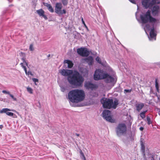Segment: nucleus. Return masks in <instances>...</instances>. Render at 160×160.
<instances>
[{
  "label": "nucleus",
  "instance_id": "5",
  "mask_svg": "<svg viewBox=\"0 0 160 160\" xmlns=\"http://www.w3.org/2000/svg\"><path fill=\"white\" fill-rule=\"evenodd\" d=\"M127 128L126 124L124 123H120L116 128L115 130L117 135L119 137L125 134L127 132Z\"/></svg>",
  "mask_w": 160,
  "mask_h": 160
},
{
  "label": "nucleus",
  "instance_id": "4",
  "mask_svg": "<svg viewBox=\"0 0 160 160\" xmlns=\"http://www.w3.org/2000/svg\"><path fill=\"white\" fill-rule=\"evenodd\" d=\"M101 102L104 108L108 109L112 108L115 109L118 104V101L117 99H115L113 102L112 99L104 98L101 100Z\"/></svg>",
  "mask_w": 160,
  "mask_h": 160
},
{
  "label": "nucleus",
  "instance_id": "20",
  "mask_svg": "<svg viewBox=\"0 0 160 160\" xmlns=\"http://www.w3.org/2000/svg\"><path fill=\"white\" fill-rule=\"evenodd\" d=\"M156 34L154 32V29L153 28L151 29L150 32V36L152 38H153L156 37Z\"/></svg>",
  "mask_w": 160,
  "mask_h": 160
},
{
  "label": "nucleus",
  "instance_id": "15",
  "mask_svg": "<svg viewBox=\"0 0 160 160\" xmlns=\"http://www.w3.org/2000/svg\"><path fill=\"white\" fill-rule=\"evenodd\" d=\"M85 61L87 62L89 65H92L93 59L92 56H89L87 58L84 59Z\"/></svg>",
  "mask_w": 160,
  "mask_h": 160
},
{
  "label": "nucleus",
  "instance_id": "36",
  "mask_svg": "<svg viewBox=\"0 0 160 160\" xmlns=\"http://www.w3.org/2000/svg\"><path fill=\"white\" fill-rule=\"evenodd\" d=\"M32 80L34 82H38V79L35 78H32Z\"/></svg>",
  "mask_w": 160,
  "mask_h": 160
},
{
  "label": "nucleus",
  "instance_id": "21",
  "mask_svg": "<svg viewBox=\"0 0 160 160\" xmlns=\"http://www.w3.org/2000/svg\"><path fill=\"white\" fill-rule=\"evenodd\" d=\"M25 73L26 75H28V76H29V75H30L31 76H33V74H32L31 72V71H29L28 72H27V68H25V70H24Z\"/></svg>",
  "mask_w": 160,
  "mask_h": 160
},
{
  "label": "nucleus",
  "instance_id": "45",
  "mask_svg": "<svg viewBox=\"0 0 160 160\" xmlns=\"http://www.w3.org/2000/svg\"><path fill=\"white\" fill-rule=\"evenodd\" d=\"M50 56V54H49L48 55V57H49Z\"/></svg>",
  "mask_w": 160,
  "mask_h": 160
},
{
  "label": "nucleus",
  "instance_id": "46",
  "mask_svg": "<svg viewBox=\"0 0 160 160\" xmlns=\"http://www.w3.org/2000/svg\"><path fill=\"white\" fill-rule=\"evenodd\" d=\"M144 151H145V149H144Z\"/></svg>",
  "mask_w": 160,
  "mask_h": 160
},
{
  "label": "nucleus",
  "instance_id": "10",
  "mask_svg": "<svg viewBox=\"0 0 160 160\" xmlns=\"http://www.w3.org/2000/svg\"><path fill=\"white\" fill-rule=\"evenodd\" d=\"M77 52L78 54L82 57H87L89 54V52L88 50L83 48L77 49Z\"/></svg>",
  "mask_w": 160,
  "mask_h": 160
},
{
  "label": "nucleus",
  "instance_id": "12",
  "mask_svg": "<svg viewBox=\"0 0 160 160\" xmlns=\"http://www.w3.org/2000/svg\"><path fill=\"white\" fill-rule=\"evenodd\" d=\"M151 11L153 16H158L160 11V8L158 5L154 6Z\"/></svg>",
  "mask_w": 160,
  "mask_h": 160
},
{
  "label": "nucleus",
  "instance_id": "7",
  "mask_svg": "<svg viewBox=\"0 0 160 160\" xmlns=\"http://www.w3.org/2000/svg\"><path fill=\"white\" fill-rule=\"evenodd\" d=\"M102 116L104 118L108 121L111 122H115V120L112 118L111 112L109 110H105L102 112Z\"/></svg>",
  "mask_w": 160,
  "mask_h": 160
},
{
  "label": "nucleus",
  "instance_id": "6",
  "mask_svg": "<svg viewBox=\"0 0 160 160\" xmlns=\"http://www.w3.org/2000/svg\"><path fill=\"white\" fill-rule=\"evenodd\" d=\"M108 76V74L105 73L102 70L98 69L95 72L94 78L95 80L103 79L106 78Z\"/></svg>",
  "mask_w": 160,
  "mask_h": 160
},
{
  "label": "nucleus",
  "instance_id": "30",
  "mask_svg": "<svg viewBox=\"0 0 160 160\" xmlns=\"http://www.w3.org/2000/svg\"><path fill=\"white\" fill-rule=\"evenodd\" d=\"M150 27V25L149 24H146L144 27L145 28H146L147 30H149Z\"/></svg>",
  "mask_w": 160,
  "mask_h": 160
},
{
  "label": "nucleus",
  "instance_id": "18",
  "mask_svg": "<svg viewBox=\"0 0 160 160\" xmlns=\"http://www.w3.org/2000/svg\"><path fill=\"white\" fill-rule=\"evenodd\" d=\"M64 62L65 63H67L68 64V68H71L72 67L73 65V64L70 60H66L64 61Z\"/></svg>",
  "mask_w": 160,
  "mask_h": 160
},
{
  "label": "nucleus",
  "instance_id": "39",
  "mask_svg": "<svg viewBox=\"0 0 160 160\" xmlns=\"http://www.w3.org/2000/svg\"><path fill=\"white\" fill-rule=\"evenodd\" d=\"M129 1L133 3H135L136 2L134 0H129Z\"/></svg>",
  "mask_w": 160,
  "mask_h": 160
},
{
  "label": "nucleus",
  "instance_id": "37",
  "mask_svg": "<svg viewBox=\"0 0 160 160\" xmlns=\"http://www.w3.org/2000/svg\"><path fill=\"white\" fill-rule=\"evenodd\" d=\"M61 90L62 92H64L65 90V88L64 87L61 88Z\"/></svg>",
  "mask_w": 160,
  "mask_h": 160
},
{
  "label": "nucleus",
  "instance_id": "2",
  "mask_svg": "<svg viewBox=\"0 0 160 160\" xmlns=\"http://www.w3.org/2000/svg\"><path fill=\"white\" fill-rule=\"evenodd\" d=\"M85 96V93L83 90L75 89L71 90L68 92V98L72 102L78 103L84 100Z\"/></svg>",
  "mask_w": 160,
  "mask_h": 160
},
{
  "label": "nucleus",
  "instance_id": "34",
  "mask_svg": "<svg viewBox=\"0 0 160 160\" xmlns=\"http://www.w3.org/2000/svg\"><path fill=\"white\" fill-rule=\"evenodd\" d=\"M20 64L21 65V66L23 68L24 70H25V68H27L26 67L24 66L23 63H21Z\"/></svg>",
  "mask_w": 160,
  "mask_h": 160
},
{
  "label": "nucleus",
  "instance_id": "16",
  "mask_svg": "<svg viewBox=\"0 0 160 160\" xmlns=\"http://www.w3.org/2000/svg\"><path fill=\"white\" fill-rule=\"evenodd\" d=\"M43 4L44 6H46L48 8V9L50 12H54V9L50 4L45 2H43Z\"/></svg>",
  "mask_w": 160,
  "mask_h": 160
},
{
  "label": "nucleus",
  "instance_id": "23",
  "mask_svg": "<svg viewBox=\"0 0 160 160\" xmlns=\"http://www.w3.org/2000/svg\"><path fill=\"white\" fill-rule=\"evenodd\" d=\"M81 20H82V23H83V24L84 25L85 27V28L87 29V30L88 31H89V29H88V27L87 26V25H86L84 20H83V18L82 17H81Z\"/></svg>",
  "mask_w": 160,
  "mask_h": 160
},
{
  "label": "nucleus",
  "instance_id": "40",
  "mask_svg": "<svg viewBox=\"0 0 160 160\" xmlns=\"http://www.w3.org/2000/svg\"><path fill=\"white\" fill-rule=\"evenodd\" d=\"M139 129L141 131H142L143 130L144 128L142 127H140L139 128Z\"/></svg>",
  "mask_w": 160,
  "mask_h": 160
},
{
  "label": "nucleus",
  "instance_id": "32",
  "mask_svg": "<svg viewBox=\"0 0 160 160\" xmlns=\"http://www.w3.org/2000/svg\"><path fill=\"white\" fill-rule=\"evenodd\" d=\"M29 49L31 51H32L33 50L34 48H33V45L32 44H31L30 45L29 47Z\"/></svg>",
  "mask_w": 160,
  "mask_h": 160
},
{
  "label": "nucleus",
  "instance_id": "17",
  "mask_svg": "<svg viewBox=\"0 0 160 160\" xmlns=\"http://www.w3.org/2000/svg\"><path fill=\"white\" fill-rule=\"evenodd\" d=\"M135 106L137 110L139 112L144 106V104L143 103H137Z\"/></svg>",
  "mask_w": 160,
  "mask_h": 160
},
{
  "label": "nucleus",
  "instance_id": "9",
  "mask_svg": "<svg viewBox=\"0 0 160 160\" xmlns=\"http://www.w3.org/2000/svg\"><path fill=\"white\" fill-rule=\"evenodd\" d=\"M156 0H142V5L146 8L152 7L153 5L155 4ZM157 4H159V2H157Z\"/></svg>",
  "mask_w": 160,
  "mask_h": 160
},
{
  "label": "nucleus",
  "instance_id": "22",
  "mask_svg": "<svg viewBox=\"0 0 160 160\" xmlns=\"http://www.w3.org/2000/svg\"><path fill=\"white\" fill-rule=\"evenodd\" d=\"M147 111V110H146L145 111L142 112L140 113V117L142 118L143 119L144 118H145V114Z\"/></svg>",
  "mask_w": 160,
  "mask_h": 160
},
{
  "label": "nucleus",
  "instance_id": "8",
  "mask_svg": "<svg viewBox=\"0 0 160 160\" xmlns=\"http://www.w3.org/2000/svg\"><path fill=\"white\" fill-rule=\"evenodd\" d=\"M62 8V5L60 3H57L56 4L55 8V12L56 13L59 15L66 14V10L63 9L61 10Z\"/></svg>",
  "mask_w": 160,
  "mask_h": 160
},
{
  "label": "nucleus",
  "instance_id": "19",
  "mask_svg": "<svg viewBox=\"0 0 160 160\" xmlns=\"http://www.w3.org/2000/svg\"><path fill=\"white\" fill-rule=\"evenodd\" d=\"M106 78V82L107 83L113 82L114 81V78L113 77L108 74V76Z\"/></svg>",
  "mask_w": 160,
  "mask_h": 160
},
{
  "label": "nucleus",
  "instance_id": "27",
  "mask_svg": "<svg viewBox=\"0 0 160 160\" xmlns=\"http://www.w3.org/2000/svg\"><path fill=\"white\" fill-rule=\"evenodd\" d=\"M96 60L97 62L100 64L101 63V61L100 58L99 57H97L96 58Z\"/></svg>",
  "mask_w": 160,
  "mask_h": 160
},
{
  "label": "nucleus",
  "instance_id": "25",
  "mask_svg": "<svg viewBox=\"0 0 160 160\" xmlns=\"http://www.w3.org/2000/svg\"><path fill=\"white\" fill-rule=\"evenodd\" d=\"M62 2L64 6L67 5L68 2V0H62Z\"/></svg>",
  "mask_w": 160,
  "mask_h": 160
},
{
  "label": "nucleus",
  "instance_id": "48",
  "mask_svg": "<svg viewBox=\"0 0 160 160\" xmlns=\"http://www.w3.org/2000/svg\"><path fill=\"white\" fill-rule=\"evenodd\" d=\"M136 160L135 159V160Z\"/></svg>",
  "mask_w": 160,
  "mask_h": 160
},
{
  "label": "nucleus",
  "instance_id": "11",
  "mask_svg": "<svg viewBox=\"0 0 160 160\" xmlns=\"http://www.w3.org/2000/svg\"><path fill=\"white\" fill-rule=\"evenodd\" d=\"M84 86L87 89L91 90L96 89L98 87L97 85L93 84L89 82H86L84 84Z\"/></svg>",
  "mask_w": 160,
  "mask_h": 160
},
{
  "label": "nucleus",
  "instance_id": "28",
  "mask_svg": "<svg viewBox=\"0 0 160 160\" xmlns=\"http://www.w3.org/2000/svg\"><path fill=\"white\" fill-rule=\"evenodd\" d=\"M132 91V89H124V93H126L127 92H131Z\"/></svg>",
  "mask_w": 160,
  "mask_h": 160
},
{
  "label": "nucleus",
  "instance_id": "3",
  "mask_svg": "<svg viewBox=\"0 0 160 160\" xmlns=\"http://www.w3.org/2000/svg\"><path fill=\"white\" fill-rule=\"evenodd\" d=\"M140 18L143 24L148 23L154 24L156 23L157 19L153 17L151 15V11L148 10L146 12L142 13L140 16Z\"/></svg>",
  "mask_w": 160,
  "mask_h": 160
},
{
  "label": "nucleus",
  "instance_id": "24",
  "mask_svg": "<svg viewBox=\"0 0 160 160\" xmlns=\"http://www.w3.org/2000/svg\"><path fill=\"white\" fill-rule=\"evenodd\" d=\"M155 87L157 91H159V86L158 82H157V79H156L155 80Z\"/></svg>",
  "mask_w": 160,
  "mask_h": 160
},
{
  "label": "nucleus",
  "instance_id": "1",
  "mask_svg": "<svg viewBox=\"0 0 160 160\" xmlns=\"http://www.w3.org/2000/svg\"><path fill=\"white\" fill-rule=\"evenodd\" d=\"M59 72L63 76H68V80L69 83L75 87L82 86L84 79L79 73L77 71L63 69L59 71Z\"/></svg>",
  "mask_w": 160,
  "mask_h": 160
},
{
  "label": "nucleus",
  "instance_id": "38",
  "mask_svg": "<svg viewBox=\"0 0 160 160\" xmlns=\"http://www.w3.org/2000/svg\"><path fill=\"white\" fill-rule=\"evenodd\" d=\"M80 153L81 154L82 156L83 157V158H84V157H85L82 150H81V151H80Z\"/></svg>",
  "mask_w": 160,
  "mask_h": 160
},
{
  "label": "nucleus",
  "instance_id": "43",
  "mask_svg": "<svg viewBox=\"0 0 160 160\" xmlns=\"http://www.w3.org/2000/svg\"><path fill=\"white\" fill-rule=\"evenodd\" d=\"M159 67L160 68V62L158 63Z\"/></svg>",
  "mask_w": 160,
  "mask_h": 160
},
{
  "label": "nucleus",
  "instance_id": "26",
  "mask_svg": "<svg viewBox=\"0 0 160 160\" xmlns=\"http://www.w3.org/2000/svg\"><path fill=\"white\" fill-rule=\"evenodd\" d=\"M27 91L31 94H32L33 93V90L32 88L30 87H28L27 88Z\"/></svg>",
  "mask_w": 160,
  "mask_h": 160
},
{
  "label": "nucleus",
  "instance_id": "29",
  "mask_svg": "<svg viewBox=\"0 0 160 160\" xmlns=\"http://www.w3.org/2000/svg\"><path fill=\"white\" fill-rule=\"evenodd\" d=\"M22 60L23 61V62L25 63V64L28 66V63L27 62H26L25 60V59L24 58H22Z\"/></svg>",
  "mask_w": 160,
  "mask_h": 160
},
{
  "label": "nucleus",
  "instance_id": "31",
  "mask_svg": "<svg viewBox=\"0 0 160 160\" xmlns=\"http://www.w3.org/2000/svg\"><path fill=\"white\" fill-rule=\"evenodd\" d=\"M147 120L148 121V125L150 124L151 123V119L150 118L148 117L147 118Z\"/></svg>",
  "mask_w": 160,
  "mask_h": 160
},
{
  "label": "nucleus",
  "instance_id": "13",
  "mask_svg": "<svg viewBox=\"0 0 160 160\" xmlns=\"http://www.w3.org/2000/svg\"><path fill=\"white\" fill-rule=\"evenodd\" d=\"M36 12L38 13V14L39 15V16H42L43 17V18L47 20L48 19V18L47 16L44 15L45 12L44 10L42 9H41L38 10H37Z\"/></svg>",
  "mask_w": 160,
  "mask_h": 160
},
{
  "label": "nucleus",
  "instance_id": "41",
  "mask_svg": "<svg viewBox=\"0 0 160 160\" xmlns=\"http://www.w3.org/2000/svg\"><path fill=\"white\" fill-rule=\"evenodd\" d=\"M3 128V126L2 125H0V128L2 129Z\"/></svg>",
  "mask_w": 160,
  "mask_h": 160
},
{
  "label": "nucleus",
  "instance_id": "42",
  "mask_svg": "<svg viewBox=\"0 0 160 160\" xmlns=\"http://www.w3.org/2000/svg\"><path fill=\"white\" fill-rule=\"evenodd\" d=\"M76 135L78 137H79V134L76 133Z\"/></svg>",
  "mask_w": 160,
  "mask_h": 160
},
{
  "label": "nucleus",
  "instance_id": "14",
  "mask_svg": "<svg viewBox=\"0 0 160 160\" xmlns=\"http://www.w3.org/2000/svg\"><path fill=\"white\" fill-rule=\"evenodd\" d=\"M11 110L8 108H3L0 112L1 113H6V114L9 116H12L14 113L12 112H8V111H10Z\"/></svg>",
  "mask_w": 160,
  "mask_h": 160
},
{
  "label": "nucleus",
  "instance_id": "35",
  "mask_svg": "<svg viewBox=\"0 0 160 160\" xmlns=\"http://www.w3.org/2000/svg\"><path fill=\"white\" fill-rule=\"evenodd\" d=\"M2 92H3L4 93L8 94V95H9V94H10V93L9 92H7L5 90H3L2 91Z\"/></svg>",
  "mask_w": 160,
  "mask_h": 160
},
{
  "label": "nucleus",
  "instance_id": "33",
  "mask_svg": "<svg viewBox=\"0 0 160 160\" xmlns=\"http://www.w3.org/2000/svg\"><path fill=\"white\" fill-rule=\"evenodd\" d=\"M9 95L14 100H15V101L16 100V98H15L10 93V94H9Z\"/></svg>",
  "mask_w": 160,
  "mask_h": 160
},
{
  "label": "nucleus",
  "instance_id": "44",
  "mask_svg": "<svg viewBox=\"0 0 160 160\" xmlns=\"http://www.w3.org/2000/svg\"><path fill=\"white\" fill-rule=\"evenodd\" d=\"M83 158L84 160H86L85 157H84Z\"/></svg>",
  "mask_w": 160,
  "mask_h": 160
},
{
  "label": "nucleus",
  "instance_id": "47",
  "mask_svg": "<svg viewBox=\"0 0 160 160\" xmlns=\"http://www.w3.org/2000/svg\"><path fill=\"white\" fill-rule=\"evenodd\" d=\"M159 160H160V158H159Z\"/></svg>",
  "mask_w": 160,
  "mask_h": 160
}]
</instances>
